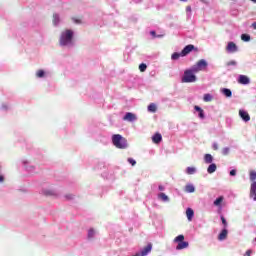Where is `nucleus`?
Segmentation results:
<instances>
[{
    "mask_svg": "<svg viewBox=\"0 0 256 256\" xmlns=\"http://www.w3.org/2000/svg\"><path fill=\"white\" fill-rule=\"evenodd\" d=\"M174 243H178L176 246L177 251H181V250L187 249V247H189V242L185 241V236L183 234L178 235L174 239Z\"/></svg>",
    "mask_w": 256,
    "mask_h": 256,
    "instance_id": "nucleus-3",
    "label": "nucleus"
},
{
    "mask_svg": "<svg viewBox=\"0 0 256 256\" xmlns=\"http://www.w3.org/2000/svg\"><path fill=\"white\" fill-rule=\"evenodd\" d=\"M252 1V3H256V0H251Z\"/></svg>",
    "mask_w": 256,
    "mask_h": 256,
    "instance_id": "nucleus-47",
    "label": "nucleus"
},
{
    "mask_svg": "<svg viewBox=\"0 0 256 256\" xmlns=\"http://www.w3.org/2000/svg\"><path fill=\"white\" fill-rule=\"evenodd\" d=\"M229 151H230L229 147L223 148L222 149V155H229Z\"/></svg>",
    "mask_w": 256,
    "mask_h": 256,
    "instance_id": "nucleus-32",
    "label": "nucleus"
},
{
    "mask_svg": "<svg viewBox=\"0 0 256 256\" xmlns=\"http://www.w3.org/2000/svg\"><path fill=\"white\" fill-rule=\"evenodd\" d=\"M221 221H222V224L224 225V227L226 228L227 227V220H225V217L221 216Z\"/></svg>",
    "mask_w": 256,
    "mask_h": 256,
    "instance_id": "nucleus-36",
    "label": "nucleus"
},
{
    "mask_svg": "<svg viewBox=\"0 0 256 256\" xmlns=\"http://www.w3.org/2000/svg\"><path fill=\"white\" fill-rule=\"evenodd\" d=\"M252 27H253L254 29H256V22H254V23L252 24Z\"/></svg>",
    "mask_w": 256,
    "mask_h": 256,
    "instance_id": "nucleus-45",
    "label": "nucleus"
},
{
    "mask_svg": "<svg viewBox=\"0 0 256 256\" xmlns=\"http://www.w3.org/2000/svg\"><path fill=\"white\" fill-rule=\"evenodd\" d=\"M250 195L254 196V201H256V182L251 184Z\"/></svg>",
    "mask_w": 256,
    "mask_h": 256,
    "instance_id": "nucleus-17",
    "label": "nucleus"
},
{
    "mask_svg": "<svg viewBox=\"0 0 256 256\" xmlns=\"http://www.w3.org/2000/svg\"><path fill=\"white\" fill-rule=\"evenodd\" d=\"M128 163H131L132 166L137 165V162L133 158H128Z\"/></svg>",
    "mask_w": 256,
    "mask_h": 256,
    "instance_id": "nucleus-35",
    "label": "nucleus"
},
{
    "mask_svg": "<svg viewBox=\"0 0 256 256\" xmlns=\"http://www.w3.org/2000/svg\"><path fill=\"white\" fill-rule=\"evenodd\" d=\"M158 199H160V201H163L164 203H168L169 196H167L165 193L161 192L158 194Z\"/></svg>",
    "mask_w": 256,
    "mask_h": 256,
    "instance_id": "nucleus-14",
    "label": "nucleus"
},
{
    "mask_svg": "<svg viewBox=\"0 0 256 256\" xmlns=\"http://www.w3.org/2000/svg\"><path fill=\"white\" fill-rule=\"evenodd\" d=\"M112 143L117 149H127V139L123 138L120 134L112 136Z\"/></svg>",
    "mask_w": 256,
    "mask_h": 256,
    "instance_id": "nucleus-1",
    "label": "nucleus"
},
{
    "mask_svg": "<svg viewBox=\"0 0 256 256\" xmlns=\"http://www.w3.org/2000/svg\"><path fill=\"white\" fill-rule=\"evenodd\" d=\"M231 65H233L235 67V65H237V61L231 60V61L227 62L228 67H231Z\"/></svg>",
    "mask_w": 256,
    "mask_h": 256,
    "instance_id": "nucleus-34",
    "label": "nucleus"
},
{
    "mask_svg": "<svg viewBox=\"0 0 256 256\" xmlns=\"http://www.w3.org/2000/svg\"><path fill=\"white\" fill-rule=\"evenodd\" d=\"M53 25H59V16L57 14H53Z\"/></svg>",
    "mask_w": 256,
    "mask_h": 256,
    "instance_id": "nucleus-25",
    "label": "nucleus"
},
{
    "mask_svg": "<svg viewBox=\"0 0 256 256\" xmlns=\"http://www.w3.org/2000/svg\"><path fill=\"white\" fill-rule=\"evenodd\" d=\"M212 149H214V151H217V149H219V145L217 143H213Z\"/></svg>",
    "mask_w": 256,
    "mask_h": 256,
    "instance_id": "nucleus-38",
    "label": "nucleus"
},
{
    "mask_svg": "<svg viewBox=\"0 0 256 256\" xmlns=\"http://www.w3.org/2000/svg\"><path fill=\"white\" fill-rule=\"evenodd\" d=\"M246 255H247V256H251V250H248V251L246 252Z\"/></svg>",
    "mask_w": 256,
    "mask_h": 256,
    "instance_id": "nucleus-44",
    "label": "nucleus"
},
{
    "mask_svg": "<svg viewBox=\"0 0 256 256\" xmlns=\"http://www.w3.org/2000/svg\"><path fill=\"white\" fill-rule=\"evenodd\" d=\"M195 49V46L193 45H187L182 51H181V57H185L187 55H189V53L191 51H193Z\"/></svg>",
    "mask_w": 256,
    "mask_h": 256,
    "instance_id": "nucleus-9",
    "label": "nucleus"
},
{
    "mask_svg": "<svg viewBox=\"0 0 256 256\" xmlns=\"http://www.w3.org/2000/svg\"><path fill=\"white\" fill-rule=\"evenodd\" d=\"M221 94L225 95V97H232L233 96V93L231 92V90L229 88L221 89Z\"/></svg>",
    "mask_w": 256,
    "mask_h": 256,
    "instance_id": "nucleus-15",
    "label": "nucleus"
},
{
    "mask_svg": "<svg viewBox=\"0 0 256 256\" xmlns=\"http://www.w3.org/2000/svg\"><path fill=\"white\" fill-rule=\"evenodd\" d=\"M238 83H240V85H249V83H251V80L246 75H240L238 77Z\"/></svg>",
    "mask_w": 256,
    "mask_h": 256,
    "instance_id": "nucleus-8",
    "label": "nucleus"
},
{
    "mask_svg": "<svg viewBox=\"0 0 256 256\" xmlns=\"http://www.w3.org/2000/svg\"><path fill=\"white\" fill-rule=\"evenodd\" d=\"M223 199H225L223 196L218 197V198L214 201L215 207H221V203H223Z\"/></svg>",
    "mask_w": 256,
    "mask_h": 256,
    "instance_id": "nucleus-21",
    "label": "nucleus"
},
{
    "mask_svg": "<svg viewBox=\"0 0 256 256\" xmlns=\"http://www.w3.org/2000/svg\"><path fill=\"white\" fill-rule=\"evenodd\" d=\"M163 140V136H161L160 133H156L153 137H152V141L153 143L159 144L160 141Z\"/></svg>",
    "mask_w": 256,
    "mask_h": 256,
    "instance_id": "nucleus-13",
    "label": "nucleus"
},
{
    "mask_svg": "<svg viewBox=\"0 0 256 256\" xmlns=\"http://www.w3.org/2000/svg\"><path fill=\"white\" fill-rule=\"evenodd\" d=\"M148 111H149V113H156L157 112V105H155L154 103H151L148 106Z\"/></svg>",
    "mask_w": 256,
    "mask_h": 256,
    "instance_id": "nucleus-20",
    "label": "nucleus"
},
{
    "mask_svg": "<svg viewBox=\"0 0 256 256\" xmlns=\"http://www.w3.org/2000/svg\"><path fill=\"white\" fill-rule=\"evenodd\" d=\"M196 171H197V169H195V167H188V168L186 169V173H187L188 175H194V173H196Z\"/></svg>",
    "mask_w": 256,
    "mask_h": 256,
    "instance_id": "nucleus-23",
    "label": "nucleus"
},
{
    "mask_svg": "<svg viewBox=\"0 0 256 256\" xmlns=\"http://www.w3.org/2000/svg\"><path fill=\"white\" fill-rule=\"evenodd\" d=\"M195 73L197 72L193 71V68L184 71L182 83H195V81H197V76H195Z\"/></svg>",
    "mask_w": 256,
    "mask_h": 256,
    "instance_id": "nucleus-2",
    "label": "nucleus"
},
{
    "mask_svg": "<svg viewBox=\"0 0 256 256\" xmlns=\"http://www.w3.org/2000/svg\"><path fill=\"white\" fill-rule=\"evenodd\" d=\"M3 181H5V178L2 175H0V183H3Z\"/></svg>",
    "mask_w": 256,
    "mask_h": 256,
    "instance_id": "nucleus-42",
    "label": "nucleus"
},
{
    "mask_svg": "<svg viewBox=\"0 0 256 256\" xmlns=\"http://www.w3.org/2000/svg\"><path fill=\"white\" fill-rule=\"evenodd\" d=\"M93 237H95V230L90 229V230L88 231V238H89V239H93Z\"/></svg>",
    "mask_w": 256,
    "mask_h": 256,
    "instance_id": "nucleus-30",
    "label": "nucleus"
},
{
    "mask_svg": "<svg viewBox=\"0 0 256 256\" xmlns=\"http://www.w3.org/2000/svg\"><path fill=\"white\" fill-rule=\"evenodd\" d=\"M73 21H74V23H76V24H80L81 23V20L80 19H77V18H73Z\"/></svg>",
    "mask_w": 256,
    "mask_h": 256,
    "instance_id": "nucleus-39",
    "label": "nucleus"
},
{
    "mask_svg": "<svg viewBox=\"0 0 256 256\" xmlns=\"http://www.w3.org/2000/svg\"><path fill=\"white\" fill-rule=\"evenodd\" d=\"M239 115L245 123H248V121H251V116H249V113L243 109L239 110Z\"/></svg>",
    "mask_w": 256,
    "mask_h": 256,
    "instance_id": "nucleus-7",
    "label": "nucleus"
},
{
    "mask_svg": "<svg viewBox=\"0 0 256 256\" xmlns=\"http://www.w3.org/2000/svg\"><path fill=\"white\" fill-rule=\"evenodd\" d=\"M205 163H213V156L211 154H206L204 157Z\"/></svg>",
    "mask_w": 256,
    "mask_h": 256,
    "instance_id": "nucleus-22",
    "label": "nucleus"
},
{
    "mask_svg": "<svg viewBox=\"0 0 256 256\" xmlns=\"http://www.w3.org/2000/svg\"><path fill=\"white\" fill-rule=\"evenodd\" d=\"M230 175H231V177H235V175H237V170H235V169L231 170Z\"/></svg>",
    "mask_w": 256,
    "mask_h": 256,
    "instance_id": "nucleus-37",
    "label": "nucleus"
},
{
    "mask_svg": "<svg viewBox=\"0 0 256 256\" xmlns=\"http://www.w3.org/2000/svg\"><path fill=\"white\" fill-rule=\"evenodd\" d=\"M60 45H65V33H62V35H61Z\"/></svg>",
    "mask_w": 256,
    "mask_h": 256,
    "instance_id": "nucleus-33",
    "label": "nucleus"
},
{
    "mask_svg": "<svg viewBox=\"0 0 256 256\" xmlns=\"http://www.w3.org/2000/svg\"><path fill=\"white\" fill-rule=\"evenodd\" d=\"M207 65H208L207 60L201 59L191 68H192V71H194V73H199V71H204V69H207Z\"/></svg>",
    "mask_w": 256,
    "mask_h": 256,
    "instance_id": "nucleus-5",
    "label": "nucleus"
},
{
    "mask_svg": "<svg viewBox=\"0 0 256 256\" xmlns=\"http://www.w3.org/2000/svg\"><path fill=\"white\" fill-rule=\"evenodd\" d=\"M139 69H140L141 73H144V71H147V64H145V63L140 64Z\"/></svg>",
    "mask_w": 256,
    "mask_h": 256,
    "instance_id": "nucleus-28",
    "label": "nucleus"
},
{
    "mask_svg": "<svg viewBox=\"0 0 256 256\" xmlns=\"http://www.w3.org/2000/svg\"><path fill=\"white\" fill-rule=\"evenodd\" d=\"M66 199H73V196H71V195H66Z\"/></svg>",
    "mask_w": 256,
    "mask_h": 256,
    "instance_id": "nucleus-43",
    "label": "nucleus"
},
{
    "mask_svg": "<svg viewBox=\"0 0 256 256\" xmlns=\"http://www.w3.org/2000/svg\"><path fill=\"white\" fill-rule=\"evenodd\" d=\"M228 231L226 230V228H224L220 234L218 235V240L219 241H225V239H227V235H228Z\"/></svg>",
    "mask_w": 256,
    "mask_h": 256,
    "instance_id": "nucleus-11",
    "label": "nucleus"
},
{
    "mask_svg": "<svg viewBox=\"0 0 256 256\" xmlns=\"http://www.w3.org/2000/svg\"><path fill=\"white\" fill-rule=\"evenodd\" d=\"M158 189H159V191H165V186L159 185V186H158Z\"/></svg>",
    "mask_w": 256,
    "mask_h": 256,
    "instance_id": "nucleus-41",
    "label": "nucleus"
},
{
    "mask_svg": "<svg viewBox=\"0 0 256 256\" xmlns=\"http://www.w3.org/2000/svg\"><path fill=\"white\" fill-rule=\"evenodd\" d=\"M186 193H195V186L193 184H188L185 187Z\"/></svg>",
    "mask_w": 256,
    "mask_h": 256,
    "instance_id": "nucleus-19",
    "label": "nucleus"
},
{
    "mask_svg": "<svg viewBox=\"0 0 256 256\" xmlns=\"http://www.w3.org/2000/svg\"><path fill=\"white\" fill-rule=\"evenodd\" d=\"M186 12L189 13V15H191V6L186 7Z\"/></svg>",
    "mask_w": 256,
    "mask_h": 256,
    "instance_id": "nucleus-40",
    "label": "nucleus"
},
{
    "mask_svg": "<svg viewBox=\"0 0 256 256\" xmlns=\"http://www.w3.org/2000/svg\"><path fill=\"white\" fill-rule=\"evenodd\" d=\"M250 181H256V172L255 171L250 172Z\"/></svg>",
    "mask_w": 256,
    "mask_h": 256,
    "instance_id": "nucleus-31",
    "label": "nucleus"
},
{
    "mask_svg": "<svg viewBox=\"0 0 256 256\" xmlns=\"http://www.w3.org/2000/svg\"><path fill=\"white\" fill-rule=\"evenodd\" d=\"M179 57H181V52L180 53L175 52V53L172 54L171 60L172 61H177V59H179Z\"/></svg>",
    "mask_w": 256,
    "mask_h": 256,
    "instance_id": "nucleus-24",
    "label": "nucleus"
},
{
    "mask_svg": "<svg viewBox=\"0 0 256 256\" xmlns=\"http://www.w3.org/2000/svg\"><path fill=\"white\" fill-rule=\"evenodd\" d=\"M150 34H152L153 37H155V31H151Z\"/></svg>",
    "mask_w": 256,
    "mask_h": 256,
    "instance_id": "nucleus-46",
    "label": "nucleus"
},
{
    "mask_svg": "<svg viewBox=\"0 0 256 256\" xmlns=\"http://www.w3.org/2000/svg\"><path fill=\"white\" fill-rule=\"evenodd\" d=\"M226 49L228 53H235L237 51V45L234 42H229Z\"/></svg>",
    "mask_w": 256,
    "mask_h": 256,
    "instance_id": "nucleus-10",
    "label": "nucleus"
},
{
    "mask_svg": "<svg viewBox=\"0 0 256 256\" xmlns=\"http://www.w3.org/2000/svg\"><path fill=\"white\" fill-rule=\"evenodd\" d=\"M215 171H217V165L212 163L208 166L207 172L208 173H215Z\"/></svg>",
    "mask_w": 256,
    "mask_h": 256,
    "instance_id": "nucleus-18",
    "label": "nucleus"
},
{
    "mask_svg": "<svg viewBox=\"0 0 256 256\" xmlns=\"http://www.w3.org/2000/svg\"><path fill=\"white\" fill-rule=\"evenodd\" d=\"M123 121H128L129 123H133L134 121H137V116L131 112H127L123 117Z\"/></svg>",
    "mask_w": 256,
    "mask_h": 256,
    "instance_id": "nucleus-6",
    "label": "nucleus"
},
{
    "mask_svg": "<svg viewBox=\"0 0 256 256\" xmlns=\"http://www.w3.org/2000/svg\"><path fill=\"white\" fill-rule=\"evenodd\" d=\"M75 33L73 30H66L65 31V47H73L75 45Z\"/></svg>",
    "mask_w": 256,
    "mask_h": 256,
    "instance_id": "nucleus-4",
    "label": "nucleus"
},
{
    "mask_svg": "<svg viewBox=\"0 0 256 256\" xmlns=\"http://www.w3.org/2000/svg\"><path fill=\"white\" fill-rule=\"evenodd\" d=\"M241 39L242 41H251V36H249V34H242L241 35Z\"/></svg>",
    "mask_w": 256,
    "mask_h": 256,
    "instance_id": "nucleus-26",
    "label": "nucleus"
},
{
    "mask_svg": "<svg viewBox=\"0 0 256 256\" xmlns=\"http://www.w3.org/2000/svg\"><path fill=\"white\" fill-rule=\"evenodd\" d=\"M203 99L206 102L213 101V96L211 94H205Z\"/></svg>",
    "mask_w": 256,
    "mask_h": 256,
    "instance_id": "nucleus-27",
    "label": "nucleus"
},
{
    "mask_svg": "<svg viewBox=\"0 0 256 256\" xmlns=\"http://www.w3.org/2000/svg\"><path fill=\"white\" fill-rule=\"evenodd\" d=\"M194 109L199 113L198 117H200V119H205V112L201 109V107L195 106Z\"/></svg>",
    "mask_w": 256,
    "mask_h": 256,
    "instance_id": "nucleus-16",
    "label": "nucleus"
},
{
    "mask_svg": "<svg viewBox=\"0 0 256 256\" xmlns=\"http://www.w3.org/2000/svg\"><path fill=\"white\" fill-rule=\"evenodd\" d=\"M255 241H256V238H255Z\"/></svg>",
    "mask_w": 256,
    "mask_h": 256,
    "instance_id": "nucleus-49",
    "label": "nucleus"
},
{
    "mask_svg": "<svg viewBox=\"0 0 256 256\" xmlns=\"http://www.w3.org/2000/svg\"><path fill=\"white\" fill-rule=\"evenodd\" d=\"M195 215V212L191 208H187L186 210V217L188 221H193V216Z\"/></svg>",
    "mask_w": 256,
    "mask_h": 256,
    "instance_id": "nucleus-12",
    "label": "nucleus"
},
{
    "mask_svg": "<svg viewBox=\"0 0 256 256\" xmlns=\"http://www.w3.org/2000/svg\"><path fill=\"white\" fill-rule=\"evenodd\" d=\"M36 76L39 77V78L45 77V71L38 70L37 73H36Z\"/></svg>",
    "mask_w": 256,
    "mask_h": 256,
    "instance_id": "nucleus-29",
    "label": "nucleus"
},
{
    "mask_svg": "<svg viewBox=\"0 0 256 256\" xmlns=\"http://www.w3.org/2000/svg\"><path fill=\"white\" fill-rule=\"evenodd\" d=\"M181 1H187V0H181Z\"/></svg>",
    "mask_w": 256,
    "mask_h": 256,
    "instance_id": "nucleus-48",
    "label": "nucleus"
}]
</instances>
